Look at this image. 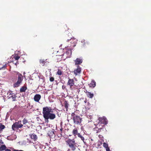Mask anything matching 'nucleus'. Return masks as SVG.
<instances>
[{
    "instance_id": "obj_1",
    "label": "nucleus",
    "mask_w": 151,
    "mask_h": 151,
    "mask_svg": "<svg viewBox=\"0 0 151 151\" xmlns=\"http://www.w3.org/2000/svg\"><path fill=\"white\" fill-rule=\"evenodd\" d=\"M43 116L46 122H49L48 119L53 120L56 118V115L53 113V109L51 107L46 106L43 108Z\"/></svg>"
},
{
    "instance_id": "obj_2",
    "label": "nucleus",
    "mask_w": 151,
    "mask_h": 151,
    "mask_svg": "<svg viewBox=\"0 0 151 151\" xmlns=\"http://www.w3.org/2000/svg\"><path fill=\"white\" fill-rule=\"evenodd\" d=\"M67 145L68 146L70 150L73 151H75L77 147V143L76 142L74 139L68 138L65 140Z\"/></svg>"
},
{
    "instance_id": "obj_3",
    "label": "nucleus",
    "mask_w": 151,
    "mask_h": 151,
    "mask_svg": "<svg viewBox=\"0 0 151 151\" xmlns=\"http://www.w3.org/2000/svg\"><path fill=\"white\" fill-rule=\"evenodd\" d=\"M71 119L73 120V123L75 125L81 124L82 118L79 116L77 115L75 112L71 113Z\"/></svg>"
},
{
    "instance_id": "obj_4",
    "label": "nucleus",
    "mask_w": 151,
    "mask_h": 151,
    "mask_svg": "<svg viewBox=\"0 0 151 151\" xmlns=\"http://www.w3.org/2000/svg\"><path fill=\"white\" fill-rule=\"evenodd\" d=\"M17 73V74L18 75V78L17 81L13 84V86L14 88H17L22 83L23 79V77L22 75L18 72Z\"/></svg>"
},
{
    "instance_id": "obj_5",
    "label": "nucleus",
    "mask_w": 151,
    "mask_h": 151,
    "mask_svg": "<svg viewBox=\"0 0 151 151\" xmlns=\"http://www.w3.org/2000/svg\"><path fill=\"white\" fill-rule=\"evenodd\" d=\"M23 126V124H21V121H19L14 123L12 125V127L13 130H15L19 128H21Z\"/></svg>"
},
{
    "instance_id": "obj_6",
    "label": "nucleus",
    "mask_w": 151,
    "mask_h": 151,
    "mask_svg": "<svg viewBox=\"0 0 151 151\" xmlns=\"http://www.w3.org/2000/svg\"><path fill=\"white\" fill-rule=\"evenodd\" d=\"M70 41L71 43L70 47H75L76 45V44L77 43V40L76 39H73L72 37H70V39H67V41L68 42Z\"/></svg>"
},
{
    "instance_id": "obj_7",
    "label": "nucleus",
    "mask_w": 151,
    "mask_h": 151,
    "mask_svg": "<svg viewBox=\"0 0 151 151\" xmlns=\"http://www.w3.org/2000/svg\"><path fill=\"white\" fill-rule=\"evenodd\" d=\"M99 124H104V125H106L108 123V120L107 119L104 117H99Z\"/></svg>"
},
{
    "instance_id": "obj_8",
    "label": "nucleus",
    "mask_w": 151,
    "mask_h": 151,
    "mask_svg": "<svg viewBox=\"0 0 151 151\" xmlns=\"http://www.w3.org/2000/svg\"><path fill=\"white\" fill-rule=\"evenodd\" d=\"M68 78L69 79L67 83V85L70 86L71 89L72 90L73 86L74 85L75 81L73 79H70L69 78Z\"/></svg>"
},
{
    "instance_id": "obj_9",
    "label": "nucleus",
    "mask_w": 151,
    "mask_h": 151,
    "mask_svg": "<svg viewBox=\"0 0 151 151\" xmlns=\"http://www.w3.org/2000/svg\"><path fill=\"white\" fill-rule=\"evenodd\" d=\"M39 63L42 66H46L49 64V62L47 59H41L39 60Z\"/></svg>"
},
{
    "instance_id": "obj_10",
    "label": "nucleus",
    "mask_w": 151,
    "mask_h": 151,
    "mask_svg": "<svg viewBox=\"0 0 151 151\" xmlns=\"http://www.w3.org/2000/svg\"><path fill=\"white\" fill-rule=\"evenodd\" d=\"M81 68H80L78 65L77 66V69H76L74 70V73L75 75H77L78 74H80L81 72Z\"/></svg>"
},
{
    "instance_id": "obj_11",
    "label": "nucleus",
    "mask_w": 151,
    "mask_h": 151,
    "mask_svg": "<svg viewBox=\"0 0 151 151\" xmlns=\"http://www.w3.org/2000/svg\"><path fill=\"white\" fill-rule=\"evenodd\" d=\"M41 98V96L40 95L37 94L35 96L34 98V99L35 101L37 102H39Z\"/></svg>"
},
{
    "instance_id": "obj_12",
    "label": "nucleus",
    "mask_w": 151,
    "mask_h": 151,
    "mask_svg": "<svg viewBox=\"0 0 151 151\" xmlns=\"http://www.w3.org/2000/svg\"><path fill=\"white\" fill-rule=\"evenodd\" d=\"M75 65H78L81 64L83 62L82 59L77 58L74 60Z\"/></svg>"
},
{
    "instance_id": "obj_13",
    "label": "nucleus",
    "mask_w": 151,
    "mask_h": 151,
    "mask_svg": "<svg viewBox=\"0 0 151 151\" xmlns=\"http://www.w3.org/2000/svg\"><path fill=\"white\" fill-rule=\"evenodd\" d=\"M63 106H64L65 109H66V111H68V108L69 106V104L68 101H65L63 103Z\"/></svg>"
},
{
    "instance_id": "obj_14",
    "label": "nucleus",
    "mask_w": 151,
    "mask_h": 151,
    "mask_svg": "<svg viewBox=\"0 0 151 151\" xmlns=\"http://www.w3.org/2000/svg\"><path fill=\"white\" fill-rule=\"evenodd\" d=\"M85 92L86 93L87 96L90 98H92L93 96V94L91 93V92L88 91L87 90H86V91H85Z\"/></svg>"
},
{
    "instance_id": "obj_15",
    "label": "nucleus",
    "mask_w": 151,
    "mask_h": 151,
    "mask_svg": "<svg viewBox=\"0 0 151 151\" xmlns=\"http://www.w3.org/2000/svg\"><path fill=\"white\" fill-rule=\"evenodd\" d=\"M104 127V125H101V127H100V125L99 126V127L98 126L96 127V128H98L97 130L96 133H98L103 131V128Z\"/></svg>"
},
{
    "instance_id": "obj_16",
    "label": "nucleus",
    "mask_w": 151,
    "mask_h": 151,
    "mask_svg": "<svg viewBox=\"0 0 151 151\" xmlns=\"http://www.w3.org/2000/svg\"><path fill=\"white\" fill-rule=\"evenodd\" d=\"M27 89V86L24 85L20 88V92H25Z\"/></svg>"
},
{
    "instance_id": "obj_17",
    "label": "nucleus",
    "mask_w": 151,
    "mask_h": 151,
    "mask_svg": "<svg viewBox=\"0 0 151 151\" xmlns=\"http://www.w3.org/2000/svg\"><path fill=\"white\" fill-rule=\"evenodd\" d=\"M78 130L76 128L73 129L72 131V134L74 136H76L77 135L78 136Z\"/></svg>"
},
{
    "instance_id": "obj_18",
    "label": "nucleus",
    "mask_w": 151,
    "mask_h": 151,
    "mask_svg": "<svg viewBox=\"0 0 151 151\" xmlns=\"http://www.w3.org/2000/svg\"><path fill=\"white\" fill-rule=\"evenodd\" d=\"M96 86V82L94 80H92L89 84V86L91 87H94Z\"/></svg>"
},
{
    "instance_id": "obj_19",
    "label": "nucleus",
    "mask_w": 151,
    "mask_h": 151,
    "mask_svg": "<svg viewBox=\"0 0 151 151\" xmlns=\"http://www.w3.org/2000/svg\"><path fill=\"white\" fill-rule=\"evenodd\" d=\"M31 138L34 141L36 140L37 139V135L35 134H32L30 136Z\"/></svg>"
},
{
    "instance_id": "obj_20",
    "label": "nucleus",
    "mask_w": 151,
    "mask_h": 151,
    "mask_svg": "<svg viewBox=\"0 0 151 151\" xmlns=\"http://www.w3.org/2000/svg\"><path fill=\"white\" fill-rule=\"evenodd\" d=\"M65 53L67 54L68 57L70 56L72 54V51L71 50V49L68 50L67 51H66Z\"/></svg>"
},
{
    "instance_id": "obj_21",
    "label": "nucleus",
    "mask_w": 151,
    "mask_h": 151,
    "mask_svg": "<svg viewBox=\"0 0 151 151\" xmlns=\"http://www.w3.org/2000/svg\"><path fill=\"white\" fill-rule=\"evenodd\" d=\"M58 53L59 52L60 53L58 54L59 56H63L64 54V52L63 50L60 49L57 52Z\"/></svg>"
},
{
    "instance_id": "obj_22",
    "label": "nucleus",
    "mask_w": 151,
    "mask_h": 151,
    "mask_svg": "<svg viewBox=\"0 0 151 151\" xmlns=\"http://www.w3.org/2000/svg\"><path fill=\"white\" fill-rule=\"evenodd\" d=\"M5 128V126L2 124L1 123H0V133L2 132L3 129Z\"/></svg>"
},
{
    "instance_id": "obj_23",
    "label": "nucleus",
    "mask_w": 151,
    "mask_h": 151,
    "mask_svg": "<svg viewBox=\"0 0 151 151\" xmlns=\"http://www.w3.org/2000/svg\"><path fill=\"white\" fill-rule=\"evenodd\" d=\"M63 74V72L61 71V70L60 69H58V71L56 73V75H58V76H61Z\"/></svg>"
},
{
    "instance_id": "obj_24",
    "label": "nucleus",
    "mask_w": 151,
    "mask_h": 151,
    "mask_svg": "<svg viewBox=\"0 0 151 151\" xmlns=\"http://www.w3.org/2000/svg\"><path fill=\"white\" fill-rule=\"evenodd\" d=\"M6 147L4 145H2L0 147V151H2L6 150Z\"/></svg>"
},
{
    "instance_id": "obj_25",
    "label": "nucleus",
    "mask_w": 151,
    "mask_h": 151,
    "mask_svg": "<svg viewBox=\"0 0 151 151\" xmlns=\"http://www.w3.org/2000/svg\"><path fill=\"white\" fill-rule=\"evenodd\" d=\"M32 107L33 106L32 105L31 106L29 104H28L27 107V110H29L31 109Z\"/></svg>"
},
{
    "instance_id": "obj_26",
    "label": "nucleus",
    "mask_w": 151,
    "mask_h": 151,
    "mask_svg": "<svg viewBox=\"0 0 151 151\" xmlns=\"http://www.w3.org/2000/svg\"><path fill=\"white\" fill-rule=\"evenodd\" d=\"M17 96H16V95L15 94H13L11 96H10V97H11L13 99V101H14L16 100V97Z\"/></svg>"
},
{
    "instance_id": "obj_27",
    "label": "nucleus",
    "mask_w": 151,
    "mask_h": 151,
    "mask_svg": "<svg viewBox=\"0 0 151 151\" xmlns=\"http://www.w3.org/2000/svg\"><path fill=\"white\" fill-rule=\"evenodd\" d=\"M78 136L80 138L83 142H84V138L83 136L80 134V133L78 134Z\"/></svg>"
},
{
    "instance_id": "obj_28",
    "label": "nucleus",
    "mask_w": 151,
    "mask_h": 151,
    "mask_svg": "<svg viewBox=\"0 0 151 151\" xmlns=\"http://www.w3.org/2000/svg\"><path fill=\"white\" fill-rule=\"evenodd\" d=\"M13 58L16 61H17L19 59L20 57L18 55H15L13 57Z\"/></svg>"
},
{
    "instance_id": "obj_29",
    "label": "nucleus",
    "mask_w": 151,
    "mask_h": 151,
    "mask_svg": "<svg viewBox=\"0 0 151 151\" xmlns=\"http://www.w3.org/2000/svg\"><path fill=\"white\" fill-rule=\"evenodd\" d=\"M103 146L105 148L108 147V144L105 142H104L103 144Z\"/></svg>"
},
{
    "instance_id": "obj_30",
    "label": "nucleus",
    "mask_w": 151,
    "mask_h": 151,
    "mask_svg": "<svg viewBox=\"0 0 151 151\" xmlns=\"http://www.w3.org/2000/svg\"><path fill=\"white\" fill-rule=\"evenodd\" d=\"M28 120L26 119H24L23 120V124H24L28 123Z\"/></svg>"
},
{
    "instance_id": "obj_31",
    "label": "nucleus",
    "mask_w": 151,
    "mask_h": 151,
    "mask_svg": "<svg viewBox=\"0 0 151 151\" xmlns=\"http://www.w3.org/2000/svg\"><path fill=\"white\" fill-rule=\"evenodd\" d=\"M11 62L13 63V64H14L16 66H17V65L19 63L17 61H16V62H15L14 61H12Z\"/></svg>"
},
{
    "instance_id": "obj_32",
    "label": "nucleus",
    "mask_w": 151,
    "mask_h": 151,
    "mask_svg": "<svg viewBox=\"0 0 151 151\" xmlns=\"http://www.w3.org/2000/svg\"><path fill=\"white\" fill-rule=\"evenodd\" d=\"M7 93L8 94V93L9 94V96H10V95L11 96L12 95L14 94V93H13V92L12 91H9V92H8V93Z\"/></svg>"
},
{
    "instance_id": "obj_33",
    "label": "nucleus",
    "mask_w": 151,
    "mask_h": 151,
    "mask_svg": "<svg viewBox=\"0 0 151 151\" xmlns=\"http://www.w3.org/2000/svg\"><path fill=\"white\" fill-rule=\"evenodd\" d=\"M54 78L53 77H50V81L51 82H52L54 81Z\"/></svg>"
},
{
    "instance_id": "obj_34",
    "label": "nucleus",
    "mask_w": 151,
    "mask_h": 151,
    "mask_svg": "<svg viewBox=\"0 0 151 151\" xmlns=\"http://www.w3.org/2000/svg\"><path fill=\"white\" fill-rule=\"evenodd\" d=\"M12 151H24V150H16L14 149V150Z\"/></svg>"
},
{
    "instance_id": "obj_35",
    "label": "nucleus",
    "mask_w": 151,
    "mask_h": 151,
    "mask_svg": "<svg viewBox=\"0 0 151 151\" xmlns=\"http://www.w3.org/2000/svg\"><path fill=\"white\" fill-rule=\"evenodd\" d=\"M66 88V86L65 85H63L62 86V88L63 90H64Z\"/></svg>"
},
{
    "instance_id": "obj_36",
    "label": "nucleus",
    "mask_w": 151,
    "mask_h": 151,
    "mask_svg": "<svg viewBox=\"0 0 151 151\" xmlns=\"http://www.w3.org/2000/svg\"><path fill=\"white\" fill-rule=\"evenodd\" d=\"M106 151H110V149L109 147H108L106 148Z\"/></svg>"
},
{
    "instance_id": "obj_37",
    "label": "nucleus",
    "mask_w": 151,
    "mask_h": 151,
    "mask_svg": "<svg viewBox=\"0 0 151 151\" xmlns=\"http://www.w3.org/2000/svg\"><path fill=\"white\" fill-rule=\"evenodd\" d=\"M4 143V142H2V140L0 139V145Z\"/></svg>"
},
{
    "instance_id": "obj_38",
    "label": "nucleus",
    "mask_w": 151,
    "mask_h": 151,
    "mask_svg": "<svg viewBox=\"0 0 151 151\" xmlns=\"http://www.w3.org/2000/svg\"><path fill=\"white\" fill-rule=\"evenodd\" d=\"M5 151H11L10 149H6Z\"/></svg>"
},
{
    "instance_id": "obj_39",
    "label": "nucleus",
    "mask_w": 151,
    "mask_h": 151,
    "mask_svg": "<svg viewBox=\"0 0 151 151\" xmlns=\"http://www.w3.org/2000/svg\"><path fill=\"white\" fill-rule=\"evenodd\" d=\"M6 67V65H4L1 68H0V69H3V68H5Z\"/></svg>"
},
{
    "instance_id": "obj_40",
    "label": "nucleus",
    "mask_w": 151,
    "mask_h": 151,
    "mask_svg": "<svg viewBox=\"0 0 151 151\" xmlns=\"http://www.w3.org/2000/svg\"><path fill=\"white\" fill-rule=\"evenodd\" d=\"M63 128H61L60 129V130L61 131V132L62 133V131H63Z\"/></svg>"
},
{
    "instance_id": "obj_41",
    "label": "nucleus",
    "mask_w": 151,
    "mask_h": 151,
    "mask_svg": "<svg viewBox=\"0 0 151 151\" xmlns=\"http://www.w3.org/2000/svg\"><path fill=\"white\" fill-rule=\"evenodd\" d=\"M37 36V35L36 34H34V37H35Z\"/></svg>"
},
{
    "instance_id": "obj_42",
    "label": "nucleus",
    "mask_w": 151,
    "mask_h": 151,
    "mask_svg": "<svg viewBox=\"0 0 151 151\" xmlns=\"http://www.w3.org/2000/svg\"><path fill=\"white\" fill-rule=\"evenodd\" d=\"M70 46H70H69V47H71ZM68 47H69V46H68Z\"/></svg>"
},
{
    "instance_id": "obj_43",
    "label": "nucleus",
    "mask_w": 151,
    "mask_h": 151,
    "mask_svg": "<svg viewBox=\"0 0 151 151\" xmlns=\"http://www.w3.org/2000/svg\"><path fill=\"white\" fill-rule=\"evenodd\" d=\"M70 149H69L68 150V151H69V150H70Z\"/></svg>"
}]
</instances>
